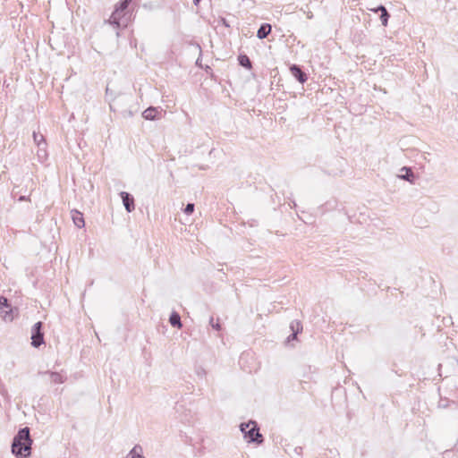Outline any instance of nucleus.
<instances>
[{
	"instance_id": "f257e3e1",
	"label": "nucleus",
	"mask_w": 458,
	"mask_h": 458,
	"mask_svg": "<svg viewBox=\"0 0 458 458\" xmlns=\"http://www.w3.org/2000/svg\"><path fill=\"white\" fill-rule=\"evenodd\" d=\"M31 445L30 428L28 427L21 428L13 437L12 453L17 458H28L30 455Z\"/></svg>"
},
{
	"instance_id": "f03ea898",
	"label": "nucleus",
	"mask_w": 458,
	"mask_h": 458,
	"mask_svg": "<svg viewBox=\"0 0 458 458\" xmlns=\"http://www.w3.org/2000/svg\"><path fill=\"white\" fill-rule=\"evenodd\" d=\"M240 428L248 442H255L257 444L263 442V437L259 433V429L255 421L250 420L248 423H242Z\"/></svg>"
},
{
	"instance_id": "7ed1b4c3",
	"label": "nucleus",
	"mask_w": 458,
	"mask_h": 458,
	"mask_svg": "<svg viewBox=\"0 0 458 458\" xmlns=\"http://www.w3.org/2000/svg\"><path fill=\"white\" fill-rule=\"evenodd\" d=\"M127 7L128 6H123L121 2L120 4L115 7V10L111 14L107 22L116 29L125 28L128 24V19L125 17Z\"/></svg>"
},
{
	"instance_id": "20e7f679",
	"label": "nucleus",
	"mask_w": 458,
	"mask_h": 458,
	"mask_svg": "<svg viewBox=\"0 0 458 458\" xmlns=\"http://www.w3.org/2000/svg\"><path fill=\"white\" fill-rule=\"evenodd\" d=\"M43 323L38 321L32 327L31 329V344L38 348L44 344V335L42 333Z\"/></svg>"
},
{
	"instance_id": "39448f33",
	"label": "nucleus",
	"mask_w": 458,
	"mask_h": 458,
	"mask_svg": "<svg viewBox=\"0 0 458 458\" xmlns=\"http://www.w3.org/2000/svg\"><path fill=\"white\" fill-rule=\"evenodd\" d=\"M120 196L123 199V204L125 209L127 210V212L130 213V212L133 211L135 208L133 197L125 191H122L120 193Z\"/></svg>"
},
{
	"instance_id": "423d86ee",
	"label": "nucleus",
	"mask_w": 458,
	"mask_h": 458,
	"mask_svg": "<svg viewBox=\"0 0 458 458\" xmlns=\"http://www.w3.org/2000/svg\"><path fill=\"white\" fill-rule=\"evenodd\" d=\"M290 71H291L292 75L293 77H295L299 82L304 83L307 81L308 77H307L306 73L301 71V69L299 65L293 64L290 67Z\"/></svg>"
},
{
	"instance_id": "0eeeda50",
	"label": "nucleus",
	"mask_w": 458,
	"mask_h": 458,
	"mask_svg": "<svg viewBox=\"0 0 458 458\" xmlns=\"http://www.w3.org/2000/svg\"><path fill=\"white\" fill-rule=\"evenodd\" d=\"M71 215H72V219L74 225L78 228L84 227L85 222H84V218H83L82 213H81L80 211L74 209V210L71 211Z\"/></svg>"
},
{
	"instance_id": "6e6552de",
	"label": "nucleus",
	"mask_w": 458,
	"mask_h": 458,
	"mask_svg": "<svg viewBox=\"0 0 458 458\" xmlns=\"http://www.w3.org/2000/svg\"><path fill=\"white\" fill-rule=\"evenodd\" d=\"M10 307L8 303L7 298L4 296H0V312L4 313V318L12 319V317L10 316V312L12 311L7 310V309Z\"/></svg>"
},
{
	"instance_id": "1a4fd4ad",
	"label": "nucleus",
	"mask_w": 458,
	"mask_h": 458,
	"mask_svg": "<svg viewBox=\"0 0 458 458\" xmlns=\"http://www.w3.org/2000/svg\"><path fill=\"white\" fill-rule=\"evenodd\" d=\"M44 375H48L50 381L54 384H62L65 381L66 377L59 372H44Z\"/></svg>"
},
{
	"instance_id": "9d476101",
	"label": "nucleus",
	"mask_w": 458,
	"mask_h": 458,
	"mask_svg": "<svg viewBox=\"0 0 458 458\" xmlns=\"http://www.w3.org/2000/svg\"><path fill=\"white\" fill-rule=\"evenodd\" d=\"M271 25L268 23L262 24L257 32V37L259 39H263L267 37V35L271 32Z\"/></svg>"
},
{
	"instance_id": "9b49d317",
	"label": "nucleus",
	"mask_w": 458,
	"mask_h": 458,
	"mask_svg": "<svg viewBox=\"0 0 458 458\" xmlns=\"http://www.w3.org/2000/svg\"><path fill=\"white\" fill-rule=\"evenodd\" d=\"M142 447L139 445H136L126 455L125 458H145L143 455Z\"/></svg>"
},
{
	"instance_id": "f8f14e48",
	"label": "nucleus",
	"mask_w": 458,
	"mask_h": 458,
	"mask_svg": "<svg viewBox=\"0 0 458 458\" xmlns=\"http://www.w3.org/2000/svg\"><path fill=\"white\" fill-rule=\"evenodd\" d=\"M157 114H159L157 109L156 107L150 106L142 113V116L146 120H155Z\"/></svg>"
},
{
	"instance_id": "ddd939ff",
	"label": "nucleus",
	"mask_w": 458,
	"mask_h": 458,
	"mask_svg": "<svg viewBox=\"0 0 458 458\" xmlns=\"http://www.w3.org/2000/svg\"><path fill=\"white\" fill-rule=\"evenodd\" d=\"M169 322L173 327H182L180 315L177 312H173L170 316Z\"/></svg>"
},
{
	"instance_id": "4468645a",
	"label": "nucleus",
	"mask_w": 458,
	"mask_h": 458,
	"mask_svg": "<svg viewBox=\"0 0 458 458\" xmlns=\"http://www.w3.org/2000/svg\"><path fill=\"white\" fill-rule=\"evenodd\" d=\"M33 140H34L35 144L38 145V147L47 145L44 136L39 132H36V131L33 132Z\"/></svg>"
},
{
	"instance_id": "2eb2a0df",
	"label": "nucleus",
	"mask_w": 458,
	"mask_h": 458,
	"mask_svg": "<svg viewBox=\"0 0 458 458\" xmlns=\"http://www.w3.org/2000/svg\"><path fill=\"white\" fill-rule=\"evenodd\" d=\"M238 60H239V64L242 66H243V67H245L247 69H250L251 68V62H250V58L246 55H239Z\"/></svg>"
},
{
	"instance_id": "dca6fc26",
	"label": "nucleus",
	"mask_w": 458,
	"mask_h": 458,
	"mask_svg": "<svg viewBox=\"0 0 458 458\" xmlns=\"http://www.w3.org/2000/svg\"><path fill=\"white\" fill-rule=\"evenodd\" d=\"M402 170H404L406 172V174H403V175H400L399 177L401 179H403V180H405V181H408L410 182H412V180L414 178V174H413V172L411 171V169L409 168V167L404 166V167H403Z\"/></svg>"
},
{
	"instance_id": "f3484780",
	"label": "nucleus",
	"mask_w": 458,
	"mask_h": 458,
	"mask_svg": "<svg viewBox=\"0 0 458 458\" xmlns=\"http://www.w3.org/2000/svg\"><path fill=\"white\" fill-rule=\"evenodd\" d=\"M290 328L293 333H299L302 330V325L299 320H293L290 324Z\"/></svg>"
},
{
	"instance_id": "a211bd4d",
	"label": "nucleus",
	"mask_w": 458,
	"mask_h": 458,
	"mask_svg": "<svg viewBox=\"0 0 458 458\" xmlns=\"http://www.w3.org/2000/svg\"><path fill=\"white\" fill-rule=\"evenodd\" d=\"M47 150H46V146L38 147V159L41 161H44L47 159Z\"/></svg>"
},
{
	"instance_id": "6ab92c4d",
	"label": "nucleus",
	"mask_w": 458,
	"mask_h": 458,
	"mask_svg": "<svg viewBox=\"0 0 458 458\" xmlns=\"http://www.w3.org/2000/svg\"><path fill=\"white\" fill-rule=\"evenodd\" d=\"M388 18H389V13H387L386 10H384L383 13H381V15H380V20L384 26L387 25Z\"/></svg>"
},
{
	"instance_id": "aec40b11",
	"label": "nucleus",
	"mask_w": 458,
	"mask_h": 458,
	"mask_svg": "<svg viewBox=\"0 0 458 458\" xmlns=\"http://www.w3.org/2000/svg\"><path fill=\"white\" fill-rule=\"evenodd\" d=\"M194 211V204L188 203L184 208V213L187 215H191Z\"/></svg>"
},
{
	"instance_id": "412c9836",
	"label": "nucleus",
	"mask_w": 458,
	"mask_h": 458,
	"mask_svg": "<svg viewBox=\"0 0 458 458\" xmlns=\"http://www.w3.org/2000/svg\"><path fill=\"white\" fill-rule=\"evenodd\" d=\"M209 323L213 328H215L216 330H220V324L218 322L215 323L213 317L210 318Z\"/></svg>"
},
{
	"instance_id": "4be33fe9",
	"label": "nucleus",
	"mask_w": 458,
	"mask_h": 458,
	"mask_svg": "<svg viewBox=\"0 0 458 458\" xmlns=\"http://www.w3.org/2000/svg\"><path fill=\"white\" fill-rule=\"evenodd\" d=\"M298 333H293L291 335L288 336V342L296 339Z\"/></svg>"
},
{
	"instance_id": "5701e85b",
	"label": "nucleus",
	"mask_w": 458,
	"mask_h": 458,
	"mask_svg": "<svg viewBox=\"0 0 458 458\" xmlns=\"http://www.w3.org/2000/svg\"><path fill=\"white\" fill-rule=\"evenodd\" d=\"M384 10H386V7H385V6H383V5H380V6H378V7L375 10V12H378V11H380V12H381V13H383Z\"/></svg>"
},
{
	"instance_id": "b1692460",
	"label": "nucleus",
	"mask_w": 458,
	"mask_h": 458,
	"mask_svg": "<svg viewBox=\"0 0 458 458\" xmlns=\"http://www.w3.org/2000/svg\"><path fill=\"white\" fill-rule=\"evenodd\" d=\"M131 0H123L122 3H123V6H128L129 4L131 3Z\"/></svg>"
},
{
	"instance_id": "393cba45",
	"label": "nucleus",
	"mask_w": 458,
	"mask_h": 458,
	"mask_svg": "<svg viewBox=\"0 0 458 458\" xmlns=\"http://www.w3.org/2000/svg\"><path fill=\"white\" fill-rule=\"evenodd\" d=\"M26 198L24 196L20 197V200H25Z\"/></svg>"
},
{
	"instance_id": "a878e982",
	"label": "nucleus",
	"mask_w": 458,
	"mask_h": 458,
	"mask_svg": "<svg viewBox=\"0 0 458 458\" xmlns=\"http://www.w3.org/2000/svg\"><path fill=\"white\" fill-rule=\"evenodd\" d=\"M313 17L312 13L308 14V18L311 19Z\"/></svg>"
},
{
	"instance_id": "bb28decb",
	"label": "nucleus",
	"mask_w": 458,
	"mask_h": 458,
	"mask_svg": "<svg viewBox=\"0 0 458 458\" xmlns=\"http://www.w3.org/2000/svg\"><path fill=\"white\" fill-rule=\"evenodd\" d=\"M201 0H194V4H197L198 3H199Z\"/></svg>"
}]
</instances>
